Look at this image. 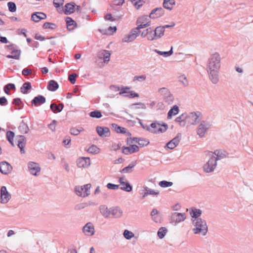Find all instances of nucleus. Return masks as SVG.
Here are the masks:
<instances>
[{"mask_svg": "<svg viewBox=\"0 0 253 253\" xmlns=\"http://www.w3.org/2000/svg\"><path fill=\"white\" fill-rule=\"evenodd\" d=\"M167 230L164 227H161L158 232V236L161 239H162L166 235Z\"/></svg>", "mask_w": 253, "mask_h": 253, "instance_id": "nucleus-45", "label": "nucleus"}, {"mask_svg": "<svg viewBox=\"0 0 253 253\" xmlns=\"http://www.w3.org/2000/svg\"><path fill=\"white\" fill-rule=\"evenodd\" d=\"M216 158L211 157L208 162L204 166V169L206 172L212 171L216 166Z\"/></svg>", "mask_w": 253, "mask_h": 253, "instance_id": "nucleus-6", "label": "nucleus"}, {"mask_svg": "<svg viewBox=\"0 0 253 253\" xmlns=\"http://www.w3.org/2000/svg\"><path fill=\"white\" fill-rule=\"evenodd\" d=\"M138 31L135 29L123 39V42H129L133 41L137 37Z\"/></svg>", "mask_w": 253, "mask_h": 253, "instance_id": "nucleus-13", "label": "nucleus"}, {"mask_svg": "<svg viewBox=\"0 0 253 253\" xmlns=\"http://www.w3.org/2000/svg\"><path fill=\"white\" fill-rule=\"evenodd\" d=\"M141 36L142 38H147L149 41H153L155 40L154 30L152 28H148L143 30Z\"/></svg>", "mask_w": 253, "mask_h": 253, "instance_id": "nucleus-8", "label": "nucleus"}, {"mask_svg": "<svg viewBox=\"0 0 253 253\" xmlns=\"http://www.w3.org/2000/svg\"><path fill=\"white\" fill-rule=\"evenodd\" d=\"M31 84L29 82H27L24 83L22 86L21 87V91L23 93H26L27 92V90L31 89Z\"/></svg>", "mask_w": 253, "mask_h": 253, "instance_id": "nucleus-37", "label": "nucleus"}, {"mask_svg": "<svg viewBox=\"0 0 253 253\" xmlns=\"http://www.w3.org/2000/svg\"><path fill=\"white\" fill-rule=\"evenodd\" d=\"M173 184L171 182H168L167 181H162L159 183V185L162 187H168L172 186Z\"/></svg>", "mask_w": 253, "mask_h": 253, "instance_id": "nucleus-48", "label": "nucleus"}, {"mask_svg": "<svg viewBox=\"0 0 253 253\" xmlns=\"http://www.w3.org/2000/svg\"><path fill=\"white\" fill-rule=\"evenodd\" d=\"M121 188L123 190H125L127 192H130L132 190L131 186L127 182L125 181L124 183H122V184H121Z\"/></svg>", "mask_w": 253, "mask_h": 253, "instance_id": "nucleus-36", "label": "nucleus"}, {"mask_svg": "<svg viewBox=\"0 0 253 253\" xmlns=\"http://www.w3.org/2000/svg\"><path fill=\"white\" fill-rule=\"evenodd\" d=\"M100 211L101 213L106 217H109L111 216V211H109L107 208L104 206L101 208Z\"/></svg>", "mask_w": 253, "mask_h": 253, "instance_id": "nucleus-38", "label": "nucleus"}, {"mask_svg": "<svg viewBox=\"0 0 253 253\" xmlns=\"http://www.w3.org/2000/svg\"><path fill=\"white\" fill-rule=\"evenodd\" d=\"M137 26L135 28L137 31L140 29L146 28L151 25V21L146 16L140 17L137 20Z\"/></svg>", "mask_w": 253, "mask_h": 253, "instance_id": "nucleus-7", "label": "nucleus"}, {"mask_svg": "<svg viewBox=\"0 0 253 253\" xmlns=\"http://www.w3.org/2000/svg\"><path fill=\"white\" fill-rule=\"evenodd\" d=\"M159 194V192L157 191V192H155L152 190H148L147 192H145L143 197H145L149 194H150V195H158Z\"/></svg>", "mask_w": 253, "mask_h": 253, "instance_id": "nucleus-60", "label": "nucleus"}, {"mask_svg": "<svg viewBox=\"0 0 253 253\" xmlns=\"http://www.w3.org/2000/svg\"><path fill=\"white\" fill-rule=\"evenodd\" d=\"M154 32V35L155 40L161 38L164 35V27L159 26L155 28Z\"/></svg>", "mask_w": 253, "mask_h": 253, "instance_id": "nucleus-22", "label": "nucleus"}, {"mask_svg": "<svg viewBox=\"0 0 253 253\" xmlns=\"http://www.w3.org/2000/svg\"><path fill=\"white\" fill-rule=\"evenodd\" d=\"M159 93L164 96L169 97H171L170 93L169 90V89L167 88L163 87L159 89Z\"/></svg>", "mask_w": 253, "mask_h": 253, "instance_id": "nucleus-39", "label": "nucleus"}, {"mask_svg": "<svg viewBox=\"0 0 253 253\" xmlns=\"http://www.w3.org/2000/svg\"><path fill=\"white\" fill-rule=\"evenodd\" d=\"M13 103L16 106H20L22 104V102L19 98H16L13 100Z\"/></svg>", "mask_w": 253, "mask_h": 253, "instance_id": "nucleus-63", "label": "nucleus"}, {"mask_svg": "<svg viewBox=\"0 0 253 253\" xmlns=\"http://www.w3.org/2000/svg\"><path fill=\"white\" fill-rule=\"evenodd\" d=\"M124 236L126 239H130L134 236V234L127 230H125L124 232Z\"/></svg>", "mask_w": 253, "mask_h": 253, "instance_id": "nucleus-46", "label": "nucleus"}, {"mask_svg": "<svg viewBox=\"0 0 253 253\" xmlns=\"http://www.w3.org/2000/svg\"><path fill=\"white\" fill-rule=\"evenodd\" d=\"M14 136V133L11 131H8L6 133V137L8 141L13 146V139Z\"/></svg>", "mask_w": 253, "mask_h": 253, "instance_id": "nucleus-44", "label": "nucleus"}, {"mask_svg": "<svg viewBox=\"0 0 253 253\" xmlns=\"http://www.w3.org/2000/svg\"><path fill=\"white\" fill-rule=\"evenodd\" d=\"M26 144V140L24 136L20 135L19 139L18 141V146L20 149V152L21 153H25V150L24 149Z\"/></svg>", "mask_w": 253, "mask_h": 253, "instance_id": "nucleus-24", "label": "nucleus"}, {"mask_svg": "<svg viewBox=\"0 0 253 253\" xmlns=\"http://www.w3.org/2000/svg\"><path fill=\"white\" fill-rule=\"evenodd\" d=\"M164 14V11L162 8H156L152 11L150 14V17L151 18H157Z\"/></svg>", "mask_w": 253, "mask_h": 253, "instance_id": "nucleus-20", "label": "nucleus"}, {"mask_svg": "<svg viewBox=\"0 0 253 253\" xmlns=\"http://www.w3.org/2000/svg\"><path fill=\"white\" fill-rule=\"evenodd\" d=\"M96 131L98 135L102 137H107L110 135L109 129L107 127H97Z\"/></svg>", "mask_w": 253, "mask_h": 253, "instance_id": "nucleus-19", "label": "nucleus"}, {"mask_svg": "<svg viewBox=\"0 0 253 253\" xmlns=\"http://www.w3.org/2000/svg\"><path fill=\"white\" fill-rule=\"evenodd\" d=\"M180 140L179 136L174 137L167 144V147L170 149H174L179 144Z\"/></svg>", "mask_w": 253, "mask_h": 253, "instance_id": "nucleus-21", "label": "nucleus"}, {"mask_svg": "<svg viewBox=\"0 0 253 253\" xmlns=\"http://www.w3.org/2000/svg\"><path fill=\"white\" fill-rule=\"evenodd\" d=\"M64 3V0H54L53 4L56 8L62 6Z\"/></svg>", "mask_w": 253, "mask_h": 253, "instance_id": "nucleus-53", "label": "nucleus"}, {"mask_svg": "<svg viewBox=\"0 0 253 253\" xmlns=\"http://www.w3.org/2000/svg\"><path fill=\"white\" fill-rule=\"evenodd\" d=\"M122 211L118 208L113 209L111 211V215H112L116 217H120L122 215Z\"/></svg>", "mask_w": 253, "mask_h": 253, "instance_id": "nucleus-34", "label": "nucleus"}, {"mask_svg": "<svg viewBox=\"0 0 253 253\" xmlns=\"http://www.w3.org/2000/svg\"><path fill=\"white\" fill-rule=\"evenodd\" d=\"M12 169V166L7 162L3 161L0 163V171L2 174H7Z\"/></svg>", "mask_w": 253, "mask_h": 253, "instance_id": "nucleus-11", "label": "nucleus"}, {"mask_svg": "<svg viewBox=\"0 0 253 253\" xmlns=\"http://www.w3.org/2000/svg\"><path fill=\"white\" fill-rule=\"evenodd\" d=\"M172 218L176 222H180L185 219V216L184 214L175 212L172 214Z\"/></svg>", "mask_w": 253, "mask_h": 253, "instance_id": "nucleus-25", "label": "nucleus"}, {"mask_svg": "<svg viewBox=\"0 0 253 253\" xmlns=\"http://www.w3.org/2000/svg\"><path fill=\"white\" fill-rule=\"evenodd\" d=\"M63 108V104H59L58 105H57L55 103H52L50 105V109L54 113L61 112Z\"/></svg>", "mask_w": 253, "mask_h": 253, "instance_id": "nucleus-27", "label": "nucleus"}, {"mask_svg": "<svg viewBox=\"0 0 253 253\" xmlns=\"http://www.w3.org/2000/svg\"><path fill=\"white\" fill-rule=\"evenodd\" d=\"M86 151L91 154H98L100 152V149L96 145H92L86 149Z\"/></svg>", "mask_w": 253, "mask_h": 253, "instance_id": "nucleus-35", "label": "nucleus"}, {"mask_svg": "<svg viewBox=\"0 0 253 253\" xmlns=\"http://www.w3.org/2000/svg\"><path fill=\"white\" fill-rule=\"evenodd\" d=\"M178 107L176 105H174L172 108H171L168 112V118L170 119L172 116L177 114L178 113Z\"/></svg>", "mask_w": 253, "mask_h": 253, "instance_id": "nucleus-32", "label": "nucleus"}, {"mask_svg": "<svg viewBox=\"0 0 253 253\" xmlns=\"http://www.w3.org/2000/svg\"><path fill=\"white\" fill-rule=\"evenodd\" d=\"M90 164V160L89 158H80L77 161V166L79 168H87Z\"/></svg>", "mask_w": 253, "mask_h": 253, "instance_id": "nucleus-15", "label": "nucleus"}, {"mask_svg": "<svg viewBox=\"0 0 253 253\" xmlns=\"http://www.w3.org/2000/svg\"><path fill=\"white\" fill-rule=\"evenodd\" d=\"M46 18V14L43 12H36L33 14L31 16V19L35 22H38L40 20L44 19Z\"/></svg>", "mask_w": 253, "mask_h": 253, "instance_id": "nucleus-18", "label": "nucleus"}, {"mask_svg": "<svg viewBox=\"0 0 253 253\" xmlns=\"http://www.w3.org/2000/svg\"><path fill=\"white\" fill-rule=\"evenodd\" d=\"M11 54V55H7L6 57L19 60L20 56L21 51L18 49H14L12 51Z\"/></svg>", "mask_w": 253, "mask_h": 253, "instance_id": "nucleus-26", "label": "nucleus"}, {"mask_svg": "<svg viewBox=\"0 0 253 253\" xmlns=\"http://www.w3.org/2000/svg\"><path fill=\"white\" fill-rule=\"evenodd\" d=\"M133 140L138 143L141 147L146 146L149 143V141L146 139L133 138Z\"/></svg>", "mask_w": 253, "mask_h": 253, "instance_id": "nucleus-29", "label": "nucleus"}, {"mask_svg": "<svg viewBox=\"0 0 253 253\" xmlns=\"http://www.w3.org/2000/svg\"><path fill=\"white\" fill-rule=\"evenodd\" d=\"M66 25L70 31L74 30L77 27L76 22L71 17H67L66 19Z\"/></svg>", "mask_w": 253, "mask_h": 253, "instance_id": "nucleus-23", "label": "nucleus"}, {"mask_svg": "<svg viewBox=\"0 0 253 253\" xmlns=\"http://www.w3.org/2000/svg\"><path fill=\"white\" fill-rule=\"evenodd\" d=\"M28 167L30 172L34 175H37L41 170L39 165L34 162H30Z\"/></svg>", "mask_w": 253, "mask_h": 253, "instance_id": "nucleus-16", "label": "nucleus"}, {"mask_svg": "<svg viewBox=\"0 0 253 253\" xmlns=\"http://www.w3.org/2000/svg\"><path fill=\"white\" fill-rule=\"evenodd\" d=\"M167 129V126L157 122L153 123L147 127V130L153 133H163Z\"/></svg>", "mask_w": 253, "mask_h": 253, "instance_id": "nucleus-3", "label": "nucleus"}, {"mask_svg": "<svg viewBox=\"0 0 253 253\" xmlns=\"http://www.w3.org/2000/svg\"><path fill=\"white\" fill-rule=\"evenodd\" d=\"M115 130L118 133H125L126 132V129L120 126H116Z\"/></svg>", "mask_w": 253, "mask_h": 253, "instance_id": "nucleus-54", "label": "nucleus"}, {"mask_svg": "<svg viewBox=\"0 0 253 253\" xmlns=\"http://www.w3.org/2000/svg\"><path fill=\"white\" fill-rule=\"evenodd\" d=\"M132 3L137 8H139L140 6L143 5L144 1L143 0H130Z\"/></svg>", "mask_w": 253, "mask_h": 253, "instance_id": "nucleus-52", "label": "nucleus"}, {"mask_svg": "<svg viewBox=\"0 0 253 253\" xmlns=\"http://www.w3.org/2000/svg\"><path fill=\"white\" fill-rule=\"evenodd\" d=\"M146 79V76L145 75H141L140 76H135L133 78V81H144Z\"/></svg>", "mask_w": 253, "mask_h": 253, "instance_id": "nucleus-59", "label": "nucleus"}, {"mask_svg": "<svg viewBox=\"0 0 253 253\" xmlns=\"http://www.w3.org/2000/svg\"><path fill=\"white\" fill-rule=\"evenodd\" d=\"M19 129L22 133H26L29 130V127L26 124L22 123L19 126Z\"/></svg>", "mask_w": 253, "mask_h": 253, "instance_id": "nucleus-40", "label": "nucleus"}, {"mask_svg": "<svg viewBox=\"0 0 253 253\" xmlns=\"http://www.w3.org/2000/svg\"><path fill=\"white\" fill-rule=\"evenodd\" d=\"M45 98L42 95H38L32 100V104L35 106H39L45 102Z\"/></svg>", "mask_w": 253, "mask_h": 253, "instance_id": "nucleus-17", "label": "nucleus"}, {"mask_svg": "<svg viewBox=\"0 0 253 253\" xmlns=\"http://www.w3.org/2000/svg\"><path fill=\"white\" fill-rule=\"evenodd\" d=\"M77 75L75 73H73L69 75L68 79L72 84H74L75 83L76 78L77 77Z\"/></svg>", "mask_w": 253, "mask_h": 253, "instance_id": "nucleus-56", "label": "nucleus"}, {"mask_svg": "<svg viewBox=\"0 0 253 253\" xmlns=\"http://www.w3.org/2000/svg\"><path fill=\"white\" fill-rule=\"evenodd\" d=\"M75 10V5L69 3L65 5V13L66 14H71L74 12Z\"/></svg>", "mask_w": 253, "mask_h": 253, "instance_id": "nucleus-30", "label": "nucleus"}, {"mask_svg": "<svg viewBox=\"0 0 253 253\" xmlns=\"http://www.w3.org/2000/svg\"><path fill=\"white\" fill-rule=\"evenodd\" d=\"M55 26V24H54L53 23L46 22L43 24V28L44 29H53L54 28L53 26Z\"/></svg>", "mask_w": 253, "mask_h": 253, "instance_id": "nucleus-57", "label": "nucleus"}, {"mask_svg": "<svg viewBox=\"0 0 253 253\" xmlns=\"http://www.w3.org/2000/svg\"><path fill=\"white\" fill-rule=\"evenodd\" d=\"M91 185L90 184H87L83 186H77L75 188L76 194L83 197L88 196L90 193V188Z\"/></svg>", "mask_w": 253, "mask_h": 253, "instance_id": "nucleus-4", "label": "nucleus"}, {"mask_svg": "<svg viewBox=\"0 0 253 253\" xmlns=\"http://www.w3.org/2000/svg\"><path fill=\"white\" fill-rule=\"evenodd\" d=\"M172 48V46H171L170 50L169 51L163 52L160 51H157V52L161 55H164L165 56H169L171 55L173 53Z\"/></svg>", "mask_w": 253, "mask_h": 253, "instance_id": "nucleus-50", "label": "nucleus"}, {"mask_svg": "<svg viewBox=\"0 0 253 253\" xmlns=\"http://www.w3.org/2000/svg\"><path fill=\"white\" fill-rule=\"evenodd\" d=\"M201 118L200 112L191 113L188 116H187L186 122L192 125H196L199 122Z\"/></svg>", "mask_w": 253, "mask_h": 253, "instance_id": "nucleus-5", "label": "nucleus"}, {"mask_svg": "<svg viewBox=\"0 0 253 253\" xmlns=\"http://www.w3.org/2000/svg\"><path fill=\"white\" fill-rule=\"evenodd\" d=\"M49 128L54 131L56 128V121H53L52 122L48 125Z\"/></svg>", "mask_w": 253, "mask_h": 253, "instance_id": "nucleus-62", "label": "nucleus"}, {"mask_svg": "<svg viewBox=\"0 0 253 253\" xmlns=\"http://www.w3.org/2000/svg\"><path fill=\"white\" fill-rule=\"evenodd\" d=\"M133 166H127L126 167H125L123 169H122L121 170V172H122V173H129V172H131L132 171V169L133 168Z\"/></svg>", "mask_w": 253, "mask_h": 253, "instance_id": "nucleus-55", "label": "nucleus"}, {"mask_svg": "<svg viewBox=\"0 0 253 253\" xmlns=\"http://www.w3.org/2000/svg\"><path fill=\"white\" fill-rule=\"evenodd\" d=\"M178 80L184 85L186 86L188 85V81L185 75H183L179 76Z\"/></svg>", "mask_w": 253, "mask_h": 253, "instance_id": "nucleus-47", "label": "nucleus"}, {"mask_svg": "<svg viewBox=\"0 0 253 253\" xmlns=\"http://www.w3.org/2000/svg\"><path fill=\"white\" fill-rule=\"evenodd\" d=\"M175 4L174 0H164L163 5L166 8L171 9Z\"/></svg>", "mask_w": 253, "mask_h": 253, "instance_id": "nucleus-33", "label": "nucleus"}, {"mask_svg": "<svg viewBox=\"0 0 253 253\" xmlns=\"http://www.w3.org/2000/svg\"><path fill=\"white\" fill-rule=\"evenodd\" d=\"M191 216L192 217H195L197 219V217L200 216L201 214V211L198 209H193L190 212Z\"/></svg>", "mask_w": 253, "mask_h": 253, "instance_id": "nucleus-42", "label": "nucleus"}, {"mask_svg": "<svg viewBox=\"0 0 253 253\" xmlns=\"http://www.w3.org/2000/svg\"><path fill=\"white\" fill-rule=\"evenodd\" d=\"M221 58L218 53L211 55L207 63V71L211 82L216 84L218 81V71L220 67Z\"/></svg>", "mask_w": 253, "mask_h": 253, "instance_id": "nucleus-1", "label": "nucleus"}, {"mask_svg": "<svg viewBox=\"0 0 253 253\" xmlns=\"http://www.w3.org/2000/svg\"><path fill=\"white\" fill-rule=\"evenodd\" d=\"M7 5L8 7V9L10 12H15L16 10V6L15 4L12 2L10 1L7 3Z\"/></svg>", "mask_w": 253, "mask_h": 253, "instance_id": "nucleus-49", "label": "nucleus"}, {"mask_svg": "<svg viewBox=\"0 0 253 253\" xmlns=\"http://www.w3.org/2000/svg\"><path fill=\"white\" fill-rule=\"evenodd\" d=\"M193 223L195 226L193 229L195 234H201L205 235L208 231V227L205 221L201 218L195 219Z\"/></svg>", "mask_w": 253, "mask_h": 253, "instance_id": "nucleus-2", "label": "nucleus"}, {"mask_svg": "<svg viewBox=\"0 0 253 253\" xmlns=\"http://www.w3.org/2000/svg\"><path fill=\"white\" fill-rule=\"evenodd\" d=\"M123 153L126 155L131 154L139 151V147L136 145H131L129 146H123L122 148Z\"/></svg>", "mask_w": 253, "mask_h": 253, "instance_id": "nucleus-10", "label": "nucleus"}, {"mask_svg": "<svg viewBox=\"0 0 253 253\" xmlns=\"http://www.w3.org/2000/svg\"><path fill=\"white\" fill-rule=\"evenodd\" d=\"M83 232L86 236H90L94 234L95 230L93 225L91 223H87L83 228Z\"/></svg>", "mask_w": 253, "mask_h": 253, "instance_id": "nucleus-14", "label": "nucleus"}, {"mask_svg": "<svg viewBox=\"0 0 253 253\" xmlns=\"http://www.w3.org/2000/svg\"><path fill=\"white\" fill-rule=\"evenodd\" d=\"M1 202L6 203L10 198V195L5 186H2L0 190Z\"/></svg>", "mask_w": 253, "mask_h": 253, "instance_id": "nucleus-12", "label": "nucleus"}, {"mask_svg": "<svg viewBox=\"0 0 253 253\" xmlns=\"http://www.w3.org/2000/svg\"><path fill=\"white\" fill-rule=\"evenodd\" d=\"M210 125L205 121L202 122L200 125L197 130V133L200 137L205 135L207 130L210 128Z\"/></svg>", "mask_w": 253, "mask_h": 253, "instance_id": "nucleus-9", "label": "nucleus"}, {"mask_svg": "<svg viewBox=\"0 0 253 253\" xmlns=\"http://www.w3.org/2000/svg\"><path fill=\"white\" fill-rule=\"evenodd\" d=\"M58 88V84L54 80H51L48 84L47 88L50 91H55Z\"/></svg>", "mask_w": 253, "mask_h": 253, "instance_id": "nucleus-31", "label": "nucleus"}, {"mask_svg": "<svg viewBox=\"0 0 253 253\" xmlns=\"http://www.w3.org/2000/svg\"><path fill=\"white\" fill-rule=\"evenodd\" d=\"M107 187L109 189H118L119 188V186L118 185L114 184L111 183H109L107 185Z\"/></svg>", "mask_w": 253, "mask_h": 253, "instance_id": "nucleus-58", "label": "nucleus"}, {"mask_svg": "<svg viewBox=\"0 0 253 253\" xmlns=\"http://www.w3.org/2000/svg\"><path fill=\"white\" fill-rule=\"evenodd\" d=\"M186 119L187 115L183 114L176 118L175 119V122L179 123L180 126H184L185 125Z\"/></svg>", "mask_w": 253, "mask_h": 253, "instance_id": "nucleus-28", "label": "nucleus"}, {"mask_svg": "<svg viewBox=\"0 0 253 253\" xmlns=\"http://www.w3.org/2000/svg\"><path fill=\"white\" fill-rule=\"evenodd\" d=\"M7 100L4 97H0V105L4 106L6 105Z\"/></svg>", "mask_w": 253, "mask_h": 253, "instance_id": "nucleus-64", "label": "nucleus"}, {"mask_svg": "<svg viewBox=\"0 0 253 253\" xmlns=\"http://www.w3.org/2000/svg\"><path fill=\"white\" fill-rule=\"evenodd\" d=\"M90 116L92 118H100L102 117L101 112L98 111H94L90 112Z\"/></svg>", "mask_w": 253, "mask_h": 253, "instance_id": "nucleus-51", "label": "nucleus"}, {"mask_svg": "<svg viewBox=\"0 0 253 253\" xmlns=\"http://www.w3.org/2000/svg\"><path fill=\"white\" fill-rule=\"evenodd\" d=\"M101 55L103 56L104 62H108L110 60L111 53L110 51L106 50L101 51Z\"/></svg>", "mask_w": 253, "mask_h": 253, "instance_id": "nucleus-41", "label": "nucleus"}, {"mask_svg": "<svg viewBox=\"0 0 253 253\" xmlns=\"http://www.w3.org/2000/svg\"><path fill=\"white\" fill-rule=\"evenodd\" d=\"M32 73V71L29 69H24L22 71L23 75L26 76L29 75H30Z\"/></svg>", "mask_w": 253, "mask_h": 253, "instance_id": "nucleus-61", "label": "nucleus"}, {"mask_svg": "<svg viewBox=\"0 0 253 253\" xmlns=\"http://www.w3.org/2000/svg\"><path fill=\"white\" fill-rule=\"evenodd\" d=\"M83 130L84 129L82 127H80L79 128L74 127L71 129L70 132L73 135H77Z\"/></svg>", "mask_w": 253, "mask_h": 253, "instance_id": "nucleus-43", "label": "nucleus"}]
</instances>
